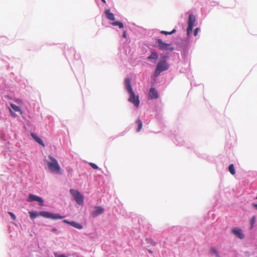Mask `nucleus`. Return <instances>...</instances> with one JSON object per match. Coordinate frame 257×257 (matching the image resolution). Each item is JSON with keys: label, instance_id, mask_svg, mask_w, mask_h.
Instances as JSON below:
<instances>
[{"label": "nucleus", "instance_id": "4be33fe9", "mask_svg": "<svg viewBox=\"0 0 257 257\" xmlns=\"http://www.w3.org/2000/svg\"><path fill=\"white\" fill-rule=\"evenodd\" d=\"M136 123L138 124L137 132H139L143 127V123L140 119H138Z\"/></svg>", "mask_w": 257, "mask_h": 257}, {"label": "nucleus", "instance_id": "4468645a", "mask_svg": "<svg viewBox=\"0 0 257 257\" xmlns=\"http://www.w3.org/2000/svg\"><path fill=\"white\" fill-rule=\"evenodd\" d=\"M22 211L26 217L29 215L30 220H32V209H27L26 207H23Z\"/></svg>", "mask_w": 257, "mask_h": 257}, {"label": "nucleus", "instance_id": "ea45409f", "mask_svg": "<svg viewBox=\"0 0 257 257\" xmlns=\"http://www.w3.org/2000/svg\"><path fill=\"white\" fill-rule=\"evenodd\" d=\"M148 252L150 253H152L153 252L150 249H148Z\"/></svg>", "mask_w": 257, "mask_h": 257}, {"label": "nucleus", "instance_id": "2eb2a0df", "mask_svg": "<svg viewBox=\"0 0 257 257\" xmlns=\"http://www.w3.org/2000/svg\"><path fill=\"white\" fill-rule=\"evenodd\" d=\"M105 14L106 15V17L107 19L111 20V21H114L115 19L114 15L110 12L109 10H106L105 11Z\"/></svg>", "mask_w": 257, "mask_h": 257}, {"label": "nucleus", "instance_id": "c756f323", "mask_svg": "<svg viewBox=\"0 0 257 257\" xmlns=\"http://www.w3.org/2000/svg\"><path fill=\"white\" fill-rule=\"evenodd\" d=\"M255 221V217L254 216H253L250 220V228H252L253 226V224Z\"/></svg>", "mask_w": 257, "mask_h": 257}, {"label": "nucleus", "instance_id": "4c0bfd02", "mask_svg": "<svg viewBox=\"0 0 257 257\" xmlns=\"http://www.w3.org/2000/svg\"><path fill=\"white\" fill-rule=\"evenodd\" d=\"M253 205L257 209V204H253Z\"/></svg>", "mask_w": 257, "mask_h": 257}, {"label": "nucleus", "instance_id": "c85d7f7f", "mask_svg": "<svg viewBox=\"0 0 257 257\" xmlns=\"http://www.w3.org/2000/svg\"><path fill=\"white\" fill-rule=\"evenodd\" d=\"M8 213L13 220H15L16 219V216L14 213H13L12 212L9 211Z\"/></svg>", "mask_w": 257, "mask_h": 257}, {"label": "nucleus", "instance_id": "dca6fc26", "mask_svg": "<svg viewBox=\"0 0 257 257\" xmlns=\"http://www.w3.org/2000/svg\"><path fill=\"white\" fill-rule=\"evenodd\" d=\"M159 58L158 53L154 51L151 52V55L148 57L149 60H157Z\"/></svg>", "mask_w": 257, "mask_h": 257}, {"label": "nucleus", "instance_id": "bb28decb", "mask_svg": "<svg viewBox=\"0 0 257 257\" xmlns=\"http://www.w3.org/2000/svg\"><path fill=\"white\" fill-rule=\"evenodd\" d=\"M210 252L211 253L215 254L216 257H220L218 253L215 248H212Z\"/></svg>", "mask_w": 257, "mask_h": 257}, {"label": "nucleus", "instance_id": "f8f14e48", "mask_svg": "<svg viewBox=\"0 0 257 257\" xmlns=\"http://www.w3.org/2000/svg\"><path fill=\"white\" fill-rule=\"evenodd\" d=\"M10 111L13 115H15L16 112H19L20 114L22 113L20 107L14 103L10 104Z\"/></svg>", "mask_w": 257, "mask_h": 257}, {"label": "nucleus", "instance_id": "c9c22d12", "mask_svg": "<svg viewBox=\"0 0 257 257\" xmlns=\"http://www.w3.org/2000/svg\"><path fill=\"white\" fill-rule=\"evenodd\" d=\"M33 218H35V217H36L38 216V215L35 212H33Z\"/></svg>", "mask_w": 257, "mask_h": 257}, {"label": "nucleus", "instance_id": "7ed1b4c3", "mask_svg": "<svg viewBox=\"0 0 257 257\" xmlns=\"http://www.w3.org/2000/svg\"><path fill=\"white\" fill-rule=\"evenodd\" d=\"M50 161L47 163V166L50 170L57 174H61V168L57 160L52 156L49 157Z\"/></svg>", "mask_w": 257, "mask_h": 257}, {"label": "nucleus", "instance_id": "ddd939ff", "mask_svg": "<svg viewBox=\"0 0 257 257\" xmlns=\"http://www.w3.org/2000/svg\"><path fill=\"white\" fill-rule=\"evenodd\" d=\"M149 95L151 99H157L159 97L158 91L154 88H151L149 91Z\"/></svg>", "mask_w": 257, "mask_h": 257}, {"label": "nucleus", "instance_id": "a19ab883", "mask_svg": "<svg viewBox=\"0 0 257 257\" xmlns=\"http://www.w3.org/2000/svg\"><path fill=\"white\" fill-rule=\"evenodd\" d=\"M104 3H105L106 2H105V0H101Z\"/></svg>", "mask_w": 257, "mask_h": 257}, {"label": "nucleus", "instance_id": "58836bf2", "mask_svg": "<svg viewBox=\"0 0 257 257\" xmlns=\"http://www.w3.org/2000/svg\"><path fill=\"white\" fill-rule=\"evenodd\" d=\"M29 133H30V136L32 137V131H30Z\"/></svg>", "mask_w": 257, "mask_h": 257}, {"label": "nucleus", "instance_id": "5701e85b", "mask_svg": "<svg viewBox=\"0 0 257 257\" xmlns=\"http://www.w3.org/2000/svg\"><path fill=\"white\" fill-rule=\"evenodd\" d=\"M111 25L112 26H117L119 27V28L120 29H121V28H123V24L121 23V22H112L111 23Z\"/></svg>", "mask_w": 257, "mask_h": 257}, {"label": "nucleus", "instance_id": "72a5a7b5", "mask_svg": "<svg viewBox=\"0 0 257 257\" xmlns=\"http://www.w3.org/2000/svg\"><path fill=\"white\" fill-rule=\"evenodd\" d=\"M6 177H5V176L4 175H0V179H1L2 181H4V180H5V179H6Z\"/></svg>", "mask_w": 257, "mask_h": 257}, {"label": "nucleus", "instance_id": "a878e982", "mask_svg": "<svg viewBox=\"0 0 257 257\" xmlns=\"http://www.w3.org/2000/svg\"><path fill=\"white\" fill-rule=\"evenodd\" d=\"M27 201L28 202H32V193L29 192L28 194V197L27 199Z\"/></svg>", "mask_w": 257, "mask_h": 257}, {"label": "nucleus", "instance_id": "a211bd4d", "mask_svg": "<svg viewBox=\"0 0 257 257\" xmlns=\"http://www.w3.org/2000/svg\"><path fill=\"white\" fill-rule=\"evenodd\" d=\"M33 201H37L39 203V204L43 206L44 205V201L43 199L40 197L33 195Z\"/></svg>", "mask_w": 257, "mask_h": 257}, {"label": "nucleus", "instance_id": "aec40b11", "mask_svg": "<svg viewBox=\"0 0 257 257\" xmlns=\"http://www.w3.org/2000/svg\"><path fill=\"white\" fill-rule=\"evenodd\" d=\"M0 41L4 44H9L11 43L8 39L5 36H1Z\"/></svg>", "mask_w": 257, "mask_h": 257}, {"label": "nucleus", "instance_id": "f257e3e1", "mask_svg": "<svg viewBox=\"0 0 257 257\" xmlns=\"http://www.w3.org/2000/svg\"><path fill=\"white\" fill-rule=\"evenodd\" d=\"M125 87L127 91L130 93V97L128 99V101L134 104V105L138 107L140 105L139 96H136L132 87L131 80L127 78L124 80Z\"/></svg>", "mask_w": 257, "mask_h": 257}, {"label": "nucleus", "instance_id": "37998d69", "mask_svg": "<svg viewBox=\"0 0 257 257\" xmlns=\"http://www.w3.org/2000/svg\"><path fill=\"white\" fill-rule=\"evenodd\" d=\"M30 235L31 236H32V234H31V233H30Z\"/></svg>", "mask_w": 257, "mask_h": 257}, {"label": "nucleus", "instance_id": "39448f33", "mask_svg": "<svg viewBox=\"0 0 257 257\" xmlns=\"http://www.w3.org/2000/svg\"><path fill=\"white\" fill-rule=\"evenodd\" d=\"M70 193L73 197L76 203L79 205H83L84 202V197L78 190L73 189L70 190Z\"/></svg>", "mask_w": 257, "mask_h": 257}, {"label": "nucleus", "instance_id": "0eeeda50", "mask_svg": "<svg viewBox=\"0 0 257 257\" xmlns=\"http://www.w3.org/2000/svg\"><path fill=\"white\" fill-rule=\"evenodd\" d=\"M158 47V48L162 51H172L174 48L171 46L170 44L166 43L163 42L162 40L158 39L157 40Z\"/></svg>", "mask_w": 257, "mask_h": 257}, {"label": "nucleus", "instance_id": "423d86ee", "mask_svg": "<svg viewBox=\"0 0 257 257\" xmlns=\"http://www.w3.org/2000/svg\"><path fill=\"white\" fill-rule=\"evenodd\" d=\"M4 157L5 159L9 161V164L11 166H15L17 164V160L13 157L10 151L7 150H4L1 155Z\"/></svg>", "mask_w": 257, "mask_h": 257}, {"label": "nucleus", "instance_id": "393cba45", "mask_svg": "<svg viewBox=\"0 0 257 257\" xmlns=\"http://www.w3.org/2000/svg\"><path fill=\"white\" fill-rule=\"evenodd\" d=\"M146 241L148 243L151 244L153 246H155L156 244V242L151 238H147Z\"/></svg>", "mask_w": 257, "mask_h": 257}, {"label": "nucleus", "instance_id": "9b49d317", "mask_svg": "<svg viewBox=\"0 0 257 257\" xmlns=\"http://www.w3.org/2000/svg\"><path fill=\"white\" fill-rule=\"evenodd\" d=\"M231 232L240 239H243L244 237V234L242 232V230L239 227H235L231 229Z\"/></svg>", "mask_w": 257, "mask_h": 257}, {"label": "nucleus", "instance_id": "20e7f679", "mask_svg": "<svg viewBox=\"0 0 257 257\" xmlns=\"http://www.w3.org/2000/svg\"><path fill=\"white\" fill-rule=\"evenodd\" d=\"M164 59L160 60L156 67L155 75L158 76L161 72L165 71L168 69L169 67V64L167 63L165 59L166 58V56L163 57Z\"/></svg>", "mask_w": 257, "mask_h": 257}, {"label": "nucleus", "instance_id": "412c9836", "mask_svg": "<svg viewBox=\"0 0 257 257\" xmlns=\"http://www.w3.org/2000/svg\"><path fill=\"white\" fill-rule=\"evenodd\" d=\"M228 171L231 175H235V170L233 164H231L229 166Z\"/></svg>", "mask_w": 257, "mask_h": 257}, {"label": "nucleus", "instance_id": "f704fd0d", "mask_svg": "<svg viewBox=\"0 0 257 257\" xmlns=\"http://www.w3.org/2000/svg\"><path fill=\"white\" fill-rule=\"evenodd\" d=\"M63 222L65 223L68 224L70 225L71 221H68L67 220H64Z\"/></svg>", "mask_w": 257, "mask_h": 257}, {"label": "nucleus", "instance_id": "2f4dec72", "mask_svg": "<svg viewBox=\"0 0 257 257\" xmlns=\"http://www.w3.org/2000/svg\"><path fill=\"white\" fill-rule=\"evenodd\" d=\"M89 165L94 169H97L98 168V166L94 163H90Z\"/></svg>", "mask_w": 257, "mask_h": 257}, {"label": "nucleus", "instance_id": "79ce46f5", "mask_svg": "<svg viewBox=\"0 0 257 257\" xmlns=\"http://www.w3.org/2000/svg\"><path fill=\"white\" fill-rule=\"evenodd\" d=\"M53 231H56L57 230V229H55V228L53 229Z\"/></svg>", "mask_w": 257, "mask_h": 257}, {"label": "nucleus", "instance_id": "1a4fd4ad", "mask_svg": "<svg viewBox=\"0 0 257 257\" xmlns=\"http://www.w3.org/2000/svg\"><path fill=\"white\" fill-rule=\"evenodd\" d=\"M196 21V18L193 15H190L188 21L187 35H189L192 32L193 27Z\"/></svg>", "mask_w": 257, "mask_h": 257}, {"label": "nucleus", "instance_id": "6e6552de", "mask_svg": "<svg viewBox=\"0 0 257 257\" xmlns=\"http://www.w3.org/2000/svg\"><path fill=\"white\" fill-rule=\"evenodd\" d=\"M40 215L45 218H51L52 219H62L64 218L63 216H61L59 214H53L47 211H41L40 212Z\"/></svg>", "mask_w": 257, "mask_h": 257}, {"label": "nucleus", "instance_id": "cd10ccee", "mask_svg": "<svg viewBox=\"0 0 257 257\" xmlns=\"http://www.w3.org/2000/svg\"><path fill=\"white\" fill-rule=\"evenodd\" d=\"M22 257H32V255L30 251L24 252Z\"/></svg>", "mask_w": 257, "mask_h": 257}, {"label": "nucleus", "instance_id": "473e14b6", "mask_svg": "<svg viewBox=\"0 0 257 257\" xmlns=\"http://www.w3.org/2000/svg\"><path fill=\"white\" fill-rule=\"evenodd\" d=\"M199 30V29L198 28H197L195 29L194 32V35L195 36H196L197 35Z\"/></svg>", "mask_w": 257, "mask_h": 257}, {"label": "nucleus", "instance_id": "f3484780", "mask_svg": "<svg viewBox=\"0 0 257 257\" xmlns=\"http://www.w3.org/2000/svg\"><path fill=\"white\" fill-rule=\"evenodd\" d=\"M33 140H34L37 143H38L39 145H41L43 147L45 146V145L43 141L42 140V139L40 138L37 137L35 134H33Z\"/></svg>", "mask_w": 257, "mask_h": 257}, {"label": "nucleus", "instance_id": "6ab92c4d", "mask_svg": "<svg viewBox=\"0 0 257 257\" xmlns=\"http://www.w3.org/2000/svg\"><path fill=\"white\" fill-rule=\"evenodd\" d=\"M70 225L79 229H81L83 228L82 225L75 221H71Z\"/></svg>", "mask_w": 257, "mask_h": 257}, {"label": "nucleus", "instance_id": "b1692460", "mask_svg": "<svg viewBox=\"0 0 257 257\" xmlns=\"http://www.w3.org/2000/svg\"><path fill=\"white\" fill-rule=\"evenodd\" d=\"M176 31L175 29H173L172 31H171L170 32L165 31H161V33L162 34L165 35H171V34L175 33L176 32Z\"/></svg>", "mask_w": 257, "mask_h": 257}, {"label": "nucleus", "instance_id": "f03ea898", "mask_svg": "<svg viewBox=\"0 0 257 257\" xmlns=\"http://www.w3.org/2000/svg\"><path fill=\"white\" fill-rule=\"evenodd\" d=\"M125 87L127 91L130 93V97L128 99V101L134 104V105L138 107L140 105L139 96H136L132 87L131 80L127 78L124 80Z\"/></svg>", "mask_w": 257, "mask_h": 257}, {"label": "nucleus", "instance_id": "c03bdc74", "mask_svg": "<svg viewBox=\"0 0 257 257\" xmlns=\"http://www.w3.org/2000/svg\"><path fill=\"white\" fill-rule=\"evenodd\" d=\"M256 199H257V197H256Z\"/></svg>", "mask_w": 257, "mask_h": 257}, {"label": "nucleus", "instance_id": "9d476101", "mask_svg": "<svg viewBox=\"0 0 257 257\" xmlns=\"http://www.w3.org/2000/svg\"><path fill=\"white\" fill-rule=\"evenodd\" d=\"M94 210L91 213V215L93 217H96L97 216L102 214L104 211V209L101 206H94Z\"/></svg>", "mask_w": 257, "mask_h": 257}, {"label": "nucleus", "instance_id": "e433bc0d", "mask_svg": "<svg viewBox=\"0 0 257 257\" xmlns=\"http://www.w3.org/2000/svg\"><path fill=\"white\" fill-rule=\"evenodd\" d=\"M122 37H124V38H125L126 37V32L124 31L123 33V35H122Z\"/></svg>", "mask_w": 257, "mask_h": 257}, {"label": "nucleus", "instance_id": "7c9ffc66", "mask_svg": "<svg viewBox=\"0 0 257 257\" xmlns=\"http://www.w3.org/2000/svg\"><path fill=\"white\" fill-rule=\"evenodd\" d=\"M54 256L55 257H67V256H66L64 254H59L57 252H55L54 253Z\"/></svg>", "mask_w": 257, "mask_h": 257}]
</instances>
